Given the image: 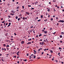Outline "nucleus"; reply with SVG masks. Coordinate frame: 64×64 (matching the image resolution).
<instances>
[{
  "instance_id": "f257e3e1",
  "label": "nucleus",
  "mask_w": 64,
  "mask_h": 64,
  "mask_svg": "<svg viewBox=\"0 0 64 64\" xmlns=\"http://www.w3.org/2000/svg\"><path fill=\"white\" fill-rule=\"evenodd\" d=\"M58 22H62V23H63L64 22V21L63 20H60Z\"/></svg>"
},
{
  "instance_id": "f03ea898",
  "label": "nucleus",
  "mask_w": 64,
  "mask_h": 64,
  "mask_svg": "<svg viewBox=\"0 0 64 64\" xmlns=\"http://www.w3.org/2000/svg\"><path fill=\"white\" fill-rule=\"evenodd\" d=\"M26 14H27L28 15H29V14H30V13L29 12H26Z\"/></svg>"
},
{
  "instance_id": "7ed1b4c3",
  "label": "nucleus",
  "mask_w": 64,
  "mask_h": 64,
  "mask_svg": "<svg viewBox=\"0 0 64 64\" xmlns=\"http://www.w3.org/2000/svg\"><path fill=\"white\" fill-rule=\"evenodd\" d=\"M31 43H31V42H29L27 44H31Z\"/></svg>"
},
{
  "instance_id": "20e7f679",
  "label": "nucleus",
  "mask_w": 64,
  "mask_h": 64,
  "mask_svg": "<svg viewBox=\"0 0 64 64\" xmlns=\"http://www.w3.org/2000/svg\"><path fill=\"white\" fill-rule=\"evenodd\" d=\"M44 33L45 34H47V32L46 31H44Z\"/></svg>"
},
{
  "instance_id": "39448f33",
  "label": "nucleus",
  "mask_w": 64,
  "mask_h": 64,
  "mask_svg": "<svg viewBox=\"0 0 64 64\" xmlns=\"http://www.w3.org/2000/svg\"><path fill=\"white\" fill-rule=\"evenodd\" d=\"M42 50V48H40V49H39L38 51H40V50Z\"/></svg>"
},
{
  "instance_id": "423d86ee",
  "label": "nucleus",
  "mask_w": 64,
  "mask_h": 64,
  "mask_svg": "<svg viewBox=\"0 0 64 64\" xmlns=\"http://www.w3.org/2000/svg\"><path fill=\"white\" fill-rule=\"evenodd\" d=\"M21 43L22 44H24V41H22L21 42Z\"/></svg>"
},
{
  "instance_id": "0eeeda50",
  "label": "nucleus",
  "mask_w": 64,
  "mask_h": 64,
  "mask_svg": "<svg viewBox=\"0 0 64 64\" xmlns=\"http://www.w3.org/2000/svg\"><path fill=\"white\" fill-rule=\"evenodd\" d=\"M50 52L51 53H53V51H52V50H50Z\"/></svg>"
},
{
  "instance_id": "6e6552de",
  "label": "nucleus",
  "mask_w": 64,
  "mask_h": 64,
  "mask_svg": "<svg viewBox=\"0 0 64 64\" xmlns=\"http://www.w3.org/2000/svg\"><path fill=\"white\" fill-rule=\"evenodd\" d=\"M39 37H40V36H42V34H39Z\"/></svg>"
},
{
  "instance_id": "1a4fd4ad",
  "label": "nucleus",
  "mask_w": 64,
  "mask_h": 64,
  "mask_svg": "<svg viewBox=\"0 0 64 64\" xmlns=\"http://www.w3.org/2000/svg\"><path fill=\"white\" fill-rule=\"evenodd\" d=\"M24 61H25V62H26V61H27V59H26L25 60H24Z\"/></svg>"
},
{
  "instance_id": "9d476101",
  "label": "nucleus",
  "mask_w": 64,
  "mask_h": 64,
  "mask_svg": "<svg viewBox=\"0 0 64 64\" xmlns=\"http://www.w3.org/2000/svg\"><path fill=\"white\" fill-rule=\"evenodd\" d=\"M11 12L12 13H15V12H13V10L11 11Z\"/></svg>"
},
{
  "instance_id": "9b49d317",
  "label": "nucleus",
  "mask_w": 64,
  "mask_h": 64,
  "mask_svg": "<svg viewBox=\"0 0 64 64\" xmlns=\"http://www.w3.org/2000/svg\"><path fill=\"white\" fill-rule=\"evenodd\" d=\"M16 19H18V16H16Z\"/></svg>"
},
{
  "instance_id": "f8f14e48",
  "label": "nucleus",
  "mask_w": 64,
  "mask_h": 64,
  "mask_svg": "<svg viewBox=\"0 0 64 64\" xmlns=\"http://www.w3.org/2000/svg\"><path fill=\"white\" fill-rule=\"evenodd\" d=\"M9 47V45H7L6 47L7 48V47Z\"/></svg>"
},
{
  "instance_id": "ddd939ff",
  "label": "nucleus",
  "mask_w": 64,
  "mask_h": 64,
  "mask_svg": "<svg viewBox=\"0 0 64 64\" xmlns=\"http://www.w3.org/2000/svg\"><path fill=\"white\" fill-rule=\"evenodd\" d=\"M41 21V20L40 19V20H38V22H40V21Z\"/></svg>"
},
{
  "instance_id": "4468645a",
  "label": "nucleus",
  "mask_w": 64,
  "mask_h": 64,
  "mask_svg": "<svg viewBox=\"0 0 64 64\" xmlns=\"http://www.w3.org/2000/svg\"><path fill=\"white\" fill-rule=\"evenodd\" d=\"M34 59L36 58V56H34Z\"/></svg>"
},
{
  "instance_id": "2eb2a0df",
  "label": "nucleus",
  "mask_w": 64,
  "mask_h": 64,
  "mask_svg": "<svg viewBox=\"0 0 64 64\" xmlns=\"http://www.w3.org/2000/svg\"><path fill=\"white\" fill-rule=\"evenodd\" d=\"M57 39H58V40H60V38L58 37Z\"/></svg>"
},
{
  "instance_id": "dca6fc26",
  "label": "nucleus",
  "mask_w": 64,
  "mask_h": 64,
  "mask_svg": "<svg viewBox=\"0 0 64 64\" xmlns=\"http://www.w3.org/2000/svg\"><path fill=\"white\" fill-rule=\"evenodd\" d=\"M60 38H62V35H60Z\"/></svg>"
},
{
  "instance_id": "f3484780",
  "label": "nucleus",
  "mask_w": 64,
  "mask_h": 64,
  "mask_svg": "<svg viewBox=\"0 0 64 64\" xmlns=\"http://www.w3.org/2000/svg\"><path fill=\"white\" fill-rule=\"evenodd\" d=\"M20 20V18H18V21H19V20Z\"/></svg>"
},
{
  "instance_id": "a211bd4d",
  "label": "nucleus",
  "mask_w": 64,
  "mask_h": 64,
  "mask_svg": "<svg viewBox=\"0 0 64 64\" xmlns=\"http://www.w3.org/2000/svg\"><path fill=\"white\" fill-rule=\"evenodd\" d=\"M5 49V48H2V51H3V50H4Z\"/></svg>"
},
{
  "instance_id": "6ab92c4d",
  "label": "nucleus",
  "mask_w": 64,
  "mask_h": 64,
  "mask_svg": "<svg viewBox=\"0 0 64 64\" xmlns=\"http://www.w3.org/2000/svg\"><path fill=\"white\" fill-rule=\"evenodd\" d=\"M43 16H42V15H41V16H40V17L41 18H43Z\"/></svg>"
},
{
  "instance_id": "aec40b11",
  "label": "nucleus",
  "mask_w": 64,
  "mask_h": 64,
  "mask_svg": "<svg viewBox=\"0 0 64 64\" xmlns=\"http://www.w3.org/2000/svg\"><path fill=\"white\" fill-rule=\"evenodd\" d=\"M37 3H38V2H36L35 3V4H36V5Z\"/></svg>"
},
{
  "instance_id": "412c9836",
  "label": "nucleus",
  "mask_w": 64,
  "mask_h": 64,
  "mask_svg": "<svg viewBox=\"0 0 64 64\" xmlns=\"http://www.w3.org/2000/svg\"><path fill=\"white\" fill-rule=\"evenodd\" d=\"M64 32H62L61 34H64Z\"/></svg>"
},
{
  "instance_id": "4be33fe9",
  "label": "nucleus",
  "mask_w": 64,
  "mask_h": 64,
  "mask_svg": "<svg viewBox=\"0 0 64 64\" xmlns=\"http://www.w3.org/2000/svg\"><path fill=\"white\" fill-rule=\"evenodd\" d=\"M52 48V50L54 49V47H53Z\"/></svg>"
},
{
  "instance_id": "5701e85b",
  "label": "nucleus",
  "mask_w": 64,
  "mask_h": 64,
  "mask_svg": "<svg viewBox=\"0 0 64 64\" xmlns=\"http://www.w3.org/2000/svg\"><path fill=\"white\" fill-rule=\"evenodd\" d=\"M31 41V38H30V39H28V41Z\"/></svg>"
},
{
  "instance_id": "b1692460",
  "label": "nucleus",
  "mask_w": 64,
  "mask_h": 64,
  "mask_svg": "<svg viewBox=\"0 0 64 64\" xmlns=\"http://www.w3.org/2000/svg\"><path fill=\"white\" fill-rule=\"evenodd\" d=\"M59 49H60H60H62V48L59 47Z\"/></svg>"
},
{
  "instance_id": "393cba45",
  "label": "nucleus",
  "mask_w": 64,
  "mask_h": 64,
  "mask_svg": "<svg viewBox=\"0 0 64 64\" xmlns=\"http://www.w3.org/2000/svg\"><path fill=\"white\" fill-rule=\"evenodd\" d=\"M41 45H44V42H42V44Z\"/></svg>"
},
{
  "instance_id": "a878e982",
  "label": "nucleus",
  "mask_w": 64,
  "mask_h": 64,
  "mask_svg": "<svg viewBox=\"0 0 64 64\" xmlns=\"http://www.w3.org/2000/svg\"><path fill=\"white\" fill-rule=\"evenodd\" d=\"M19 6H17V9H19Z\"/></svg>"
},
{
  "instance_id": "bb28decb",
  "label": "nucleus",
  "mask_w": 64,
  "mask_h": 64,
  "mask_svg": "<svg viewBox=\"0 0 64 64\" xmlns=\"http://www.w3.org/2000/svg\"><path fill=\"white\" fill-rule=\"evenodd\" d=\"M3 46H6V44H3Z\"/></svg>"
},
{
  "instance_id": "cd10ccee",
  "label": "nucleus",
  "mask_w": 64,
  "mask_h": 64,
  "mask_svg": "<svg viewBox=\"0 0 64 64\" xmlns=\"http://www.w3.org/2000/svg\"><path fill=\"white\" fill-rule=\"evenodd\" d=\"M53 11H54V12H55V9L54 8L53 9Z\"/></svg>"
},
{
  "instance_id": "c85d7f7f",
  "label": "nucleus",
  "mask_w": 64,
  "mask_h": 64,
  "mask_svg": "<svg viewBox=\"0 0 64 64\" xmlns=\"http://www.w3.org/2000/svg\"><path fill=\"white\" fill-rule=\"evenodd\" d=\"M22 7V9H24V6H23Z\"/></svg>"
},
{
  "instance_id": "c756f323",
  "label": "nucleus",
  "mask_w": 64,
  "mask_h": 64,
  "mask_svg": "<svg viewBox=\"0 0 64 64\" xmlns=\"http://www.w3.org/2000/svg\"><path fill=\"white\" fill-rule=\"evenodd\" d=\"M48 11H50V9H48Z\"/></svg>"
},
{
  "instance_id": "7c9ffc66",
  "label": "nucleus",
  "mask_w": 64,
  "mask_h": 64,
  "mask_svg": "<svg viewBox=\"0 0 64 64\" xmlns=\"http://www.w3.org/2000/svg\"><path fill=\"white\" fill-rule=\"evenodd\" d=\"M53 2H56V1H55V0H53Z\"/></svg>"
},
{
  "instance_id": "2f4dec72",
  "label": "nucleus",
  "mask_w": 64,
  "mask_h": 64,
  "mask_svg": "<svg viewBox=\"0 0 64 64\" xmlns=\"http://www.w3.org/2000/svg\"><path fill=\"white\" fill-rule=\"evenodd\" d=\"M25 18V17H23L22 18V19L23 20H25V19L24 18Z\"/></svg>"
},
{
  "instance_id": "473e14b6",
  "label": "nucleus",
  "mask_w": 64,
  "mask_h": 64,
  "mask_svg": "<svg viewBox=\"0 0 64 64\" xmlns=\"http://www.w3.org/2000/svg\"><path fill=\"white\" fill-rule=\"evenodd\" d=\"M10 21H11V20H8V21L9 22H10Z\"/></svg>"
},
{
  "instance_id": "72a5a7b5",
  "label": "nucleus",
  "mask_w": 64,
  "mask_h": 64,
  "mask_svg": "<svg viewBox=\"0 0 64 64\" xmlns=\"http://www.w3.org/2000/svg\"><path fill=\"white\" fill-rule=\"evenodd\" d=\"M44 42H46V41H47V40H44Z\"/></svg>"
},
{
  "instance_id": "f704fd0d",
  "label": "nucleus",
  "mask_w": 64,
  "mask_h": 64,
  "mask_svg": "<svg viewBox=\"0 0 64 64\" xmlns=\"http://www.w3.org/2000/svg\"><path fill=\"white\" fill-rule=\"evenodd\" d=\"M4 22H5V21H4L3 22H2V23H4Z\"/></svg>"
},
{
  "instance_id": "c9c22d12",
  "label": "nucleus",
  "mask_w": 64,
  "mask_h": 64,
  "mask_svg": "<svg viewBox=\"0 0 64 64\" xmlns=\"http://www.w3.org/2000/svg\"><path fill=\"white\" fill-rule=\"evenodd\" d=\"M10 40L11 41H12V40H13V38H11Z\"/></svg>"
},
{
  "instance_id": "e433bc0d",
  "label": "nucleus",
  "mask_w": 64,
  "mask_h": 64,
  "mask_svg": "<svg viewBox=\"0 0 64 64\" xmlns=\"http://www.w3.org/2000/svg\"><path fill=\"white\" fill-rule=\"evenodd\" d=\"M20 53V52H18L17 53L18 54H19V53Z\"/></svg>"
},
{
  "instance_id": "4c0bfd02",
  "label": "nucleus",
  "mask_w": 64,
  "mask_h": 64,
  "mask_svg": "<svg viewBox=\"0 0 64 64\" xmlns=\"http://www.w3.org/2000/svg\"><path fill=\"white\" fill-rule=\"evenodd\" d=\"M10 26V24H8V27H9V26Z\"/></svg>"
},
{
  "instance_id": "58836bf2",
  "label": "nucleus",
  "mask_w": 64,
  "mask_h": 64,
  "mask_svg": "<svg viewBox=\"0 0 64 64\" xmlns=\"http://www.w3.org/2000/svg\"><path fill=\"white\" fill-rule=\"evenodd\" d=\"M51 21H52L53 20V18H51Z\"/></svg>"
},
{
  "instance_id": "ea45409f",
  "label": "nucleus",
  "mask_w": 64,
  "mask_h": 64,
  "mask_svg": "<svg viewBox=\"0 0 64 64\" xmlns=\"http://www.w3.org/2000/svg\"><path fill=\"white\" fill-rule=\"evenodd\" d=\"M28 55H29L28 54H27V55H26V56H28Z\"/></svg>"
},
{
  "instance_id": "a19ab883",
  "label": "nucleus",
  "mask_w": 64,
  "mask_h": 64,
  "mask_svg": "<svg viewBox=\"0 0 64 64\" xmlns=\"http://www.w3.org/2000/svg\"><path fill=\"white\" fill-rule=\"evenodd\" d=\"M57 26H58V25H59V23H58L57 24Z\"/></svg>"
},
{
  "instance_id": "79ce46f5",
  "label": "nucleus",
  "mask_w": 64,
  "mask_h": 64,
  "mask_svg": "<svg viewBox=\"0 0 64 64\" xmlns=\"http://www.w3.org/2000/svg\"><path fill=\"white\" fill-rule=\"evenodd\" d=\"M46 50H47V49H45L44 50V51H46Z\"/></svg>"
},
{
  "instance_id": "37998d69",
  "label": "nucleus",
  "mask_w": 64,
  "mask_h": 64,
  "mask_svg": "<svg viewBox=\"0 0 64 64\" xmlns=\"http://www.w3.org/2000/svg\"><path fill=\"white\" fill-rule=\"evenodd\" d=\"M61 8H63V7L62 6H61Z\"/></svg>"
},
{
  "instance_id": "c03bdc74",
  "label": "nucleus",
  "mask_w": 64,
  "mask_h": 64,
  "mask_svg": "<svg viewBox=\"0 0 64 64\" xmlns=\"http://www.w3.org/2000/svg\"><path fill=\"white\" fill-rule=\"evenodd\" d=\"M17 63H18V64H19V62L18 61L17 62Z\"/></svg>"
},
{
  "instance_id": "a18cd8bd",
  "label": "nucleus",
  "mask_w": 64,
  "mask_h": 64,
  "mask_svg": "<svg viewBox=\"0 0 64 64\" xmlns=\"http://www.w3.org/2000/svg\"><path fill=\"white\" fill-rule=\"evenodd\" d=\"M56 32H55L54 33H53V34H54V35L55 34Z\"/></svg>"
},
{
  "instance_id": "49530a36",
  "label": "nucleus",
  "mask_w": 64,
  "mask_h": 64,
  "mask_svg": "<svg viewBox=\"0 0 64 64\" xmlns=\"http://www.w3.org/2000/svg\"><path fill=\"white\" fill-rule=\"evenodd\" d=\"M36 37H38V35H37L36 36Z\"/></svg>"
},
{
  "instance_id": "de8ad7c7",
  "label": "nucleus",
  "mask_w": 64,
  "mask_h": 64,
  "mask_svg": "<svg viewBox=\"0 0 64 64\" xmlns=\"http://www.w3.org/2000/svg\"><path fill=\"white\" fill-rule=\"evenodd\" d=\"M34 9V8H31V10H32V9Z\"/></svg>"
},
{
  "instance_id": "09e8293b",
  "label": "nucleus",
  "mask_w": 64,
  "mask_h": 64,
  "mask_svg": "<svg viewBox=\"0 0 64 64\" xmlns=\"http://www.w3.org/2000/svg\"><path fill=\"white\" fill-rule=\"evenodd\" d=\"M55 17V16H53V18H54V17Z\"/></svg>"
},
{
  "instance_id": "8fccbe9b",
  "label": "nucleus",
  "mask_w": 64,
  "mask_h": 64,
  "mask_svg": "<svg viewBox=\"0 0 64 64\" xmlns=\"http://www.w3.org/2000/svg\"><path fill=\"white\" fill-rule=\"evenodd\" d=\"M28 7H31V6H30L29 5H28Z\"/></svg>"
},
{
  "instance_id": "3c124183",
  "label": "nucleus",
  "mask_w": 64,
  "mask_h": 64,
  "mask_svg": "<svg viewBox=\"0 0 64 64\" xmlns=\"http://www.w3.org/2000/svg\"><path fill=\"white\" fill-rule=\"evenodd\" d=\"M61 63H62V64H64V62H61Z\"/></svg>"
},
{
  "instance_id": "603ef678",
  "label": "nucleus",
  "mask_w": 64,
  "mask_h": 64,
  "mask_svg": "<svg viewBox=\"0 0 64 64\" xmlns=\"http://www.w3.org/2000/svg\"><path fill=\"white\" fill-rule=\"evenodd\" d=\"M50 30H52V28H50Z\"/></svg>"
},
{
  "instance_id": "864d4df0",
  "label": "nucleus",
  "mask_w": 64,
  "mask_h": 64,
  "mask_svg": "<svg viewBox=\"0 0 64 64\" xmlns=\"http://www.w3.org/2000/svg\"><path fill=\"white\" fill-rule=\"evenodd\" d=\"M43 53H44V52H42V54H43Z\"/></svg>"
},
{
  "instance_id": "5fc2aeb1",
  "label": "nucleus",
  "mask_w": 64,
  "mask_h": 64,
  "mask_svg": "<svg viewBox=\"0 0 64 64\" xmlns=\"http://www.w3.org/2000/svg\"><path fill=\"white\" fill-rule=\"evenodd\" d=\"M42 32H44V30H42Z\"/></svg>"
},
{
  "instance_id": "6e6d98bb",
  "label": "nucleus",
  "mask_w": 64,
  "mask_h": 64,
  "mask_svg": "<svg viewBox=\"0 0 64 64\" xmlns=\"http://www.w3.org/2000/svg\"><path fill=\"white\" fill-rule=\"evenodd\" d=\"M49 56H52V55H50Z\"/></svg>"
},
{
  "instance_id": "4d7b16f0",
  "label": "nucleus",
  "mask_w": 64,
  "mask_h": 64,
  "mask_svg": "<svg viewBox=\"0 0 64 64\" xmlns=\"http://www.w3.org/2000/svg\"><path fill=\"white\" fill-rule=\"evenodd\" d=\"M32 26V27H30L31 28H33V26Z\"/></svg>"
},
{
  "instance_id": "13d9d810",
  "label": "nucleus",
  "mask_w": 64,
  "mask_h": 64,
  "mask_svg": "<svg viewBox=\"0 0 64 64\" xmlns=\"http://www.w3.org/2000/svg\"><path fill=\"white\" fill-rule=\"evenodd\" d=\"M59 7H58V6L57 8L58 9H59Z\"/></svg>"
},
{
  "instance_id": "bf43d9fd",
  "label": "nucleus",
  "mask_w": 64,
  "mask_h": 64,
  "mask_svg": "<svg viewBox=\"0 0 64 64\" xmlns=\"http://www.w3.org/2000/svg\"><path fill=\"white\" fill-rule=\"evenodd\" d=\"M56 19H58V17H56Z\"/></svg>"
},
{
  "instance_id": "052dcab7",
  "label": "nucleus",
  "mask_w": 64,
  "mask_h": 64,
  "mask_svg": "<svg viewBox=\"0 0 64 64\" xmlns=\"http://www.w3.org/2000/svg\"><path fill=\"white\" fill-rule=\"evenodd\" d=\"M14 34L15 35H16V33H14Z\"/></svg>"
},
{
  "instance_id": "680f3d73",
  "label": "nucleus",
  "mask_w": 64,
  "mask_h": 64,
  "mask_svg": "<svg viewBox=\"0 0 64 64\" xmlns=\"http://www.w3.org/2000/svg\"><path fill=\"white\" fill-rule=\"evenodd\" d=\"M49 4H51V3L50 2H49Z\"/></svg>"
},
{
  "instance_id": "e2e57ef3",
  "label": "nucleus",
  "mask_w": 64,
  "mask_h": 64,
  "mask_svg": "<svg viewBox=\"0 0 64 64\" xmlns=\"http://www.w3.org/2000/svg\"><path fill=\"white\" fill-rule=\"evenodd\" d=\"M34 53H36V51H34Z\"/></svg>"
},
{
  "instance_id": "0e129e2a",
  "label": "nucleus",
  "mask_w": 64,
  "mask_h": 64,
  "mask_svg": "<svg viewBox=\"0 0 64 64\" xmlns=\"http://www.w3.org/2000/svg\"><path fill=\"white\" fill-rule=\"evenodd\" d=\"M3 18H2L1 19V20H3Z\"/></svg>"
},
{
  "instance_id": "69168bd1",
  "label": "nucleus",
  "mask_w": 64,
  "mask_h": 64,
  "mask_svg": "<svg viewBox=\"0 0 64 64\" xmlns=\"http://www.w3.org/2000/svg\"><path fill=\"white\" fill-rule=\"evenodd\" d=\"M10 17H11V16H8L9 18H10Z\"/></svg>"
},
{
  "instance_id": "338daca9",
  "label": "nucleus",
  "mask_w": 64,
  "mask_h": 64,
  "mask_svg": "<svg viewBox=\"0 0 64 64\" xmlns=\"http://www.w3.org/2000/svg\"><path fill=\"white\" fill-rule=\"evenodd\" d=\"M60 43H62V41H60Z\"/></svg>"
},
{
  "instance_id": "774afa93",
  "label": "nucleus",
  "mask_w": 64,
  "mask_h": 64,
  "mask_svg": "<svg viewBox=\"0 0 64 64\" xmlns=\"http://www.w3.org/2000/svg\"><path fill=\"white\" fill-rule=\"evenodd\" d=\"M1 27H2V29H3V26H2Z\"/></svg>"
}]
</instances>
